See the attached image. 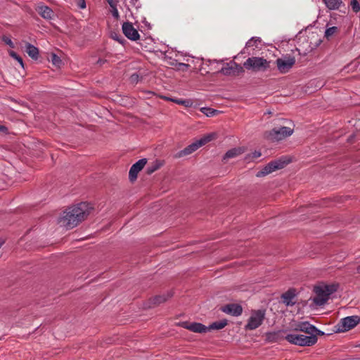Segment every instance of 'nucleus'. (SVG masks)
Here are the masks:
<instances>
[{"instance_id":"nucleus-10","label":"nucleus","mask_w":360,"mask_h":360,"mask_svg":"<svg viewBox=\"0 0 360 360\" xmlns=\"http://www.w3.org/2000/svg\"><path fill=\"white\" fill-rule=\"evenodd\" d=\"M147 163V159L143 158L134 163L130 168L129 178L131 181L136 179L139 172L144 167Z\"/></svg>"},{"instance_id":"nucleus-15","label":"nucleus","mask_w":360,"mask_h":360,"mask_svg":"<svg viewBox=\"0 0 360 360\" xmlns=\"http://www.w3.org/2000/svg\"><path fill=\"white\" fill-rule=\"evenodd\" d=\"M172 297V292H166L160 295H156L149 300V307H154L158 306L159 304L165 302Z\"/></svg>"},{"instance_id":"nucleus-28","label":"nucleus","mask_w":360,"mask_h":360,"mask_svg":"<svg viewBox=\"0 0 360 360\" xmlns=\"http://www.w3.org/2000/svg\"><path fill=\"white\" fill-rule=\"evenodd\" d=\"M200 111L207 117L217 115L219 111L210 108H201Z\"/></svg>"},{"instance_id":"nucleus-27","label":"nucleus","mask_w":360,"mask_h":360,"mask_svg":"<svg viewBox=\"0 0 360 360\" xmlns=\"http://www.w3.org/2000/svg\"><path fill=\"white\" fill-rule=\"evenodd\" d=\"M164 98L165 100L174 102L177 104L184 105L186 107H191L192 105V102L189 100L174 99V98H167V97H164Z\"/></svg>"},{"instance_id":"nucleus-23","label":"nucleus","mask_w":360,"mask_h":360,"mask_svg":"<svg viewBox=\"0 0 360 360\" xmlns=\"http://www.w3.org/2000/svg\"><path fill=\"white\" fill-rule=\"evenodd\" d=\"M26 52L33 59H37L39 56V50L37 47L30 43L26 44Z\"/></svg>"},{"instance_id":"nucleus-9","label":"nucleus","mask_w":360,"mask_h":360,"mask_svg":"<svg viewBox=\"0 0 360 360\" xmlns=\"http://www.w3.org/2000/svg\"><path fill=\"white\" fill-rule=\"evenodd\" d=\"M360 323V316H351L342 319L338 323V330L345 332L354 328Z\"/></svg>"},{"instance_id":"nucleus-8","label":"nucleus","mask_w":360,"mask_h":360,"mask_svg":"<svg viewBox=\"0 0 360 360\" xmlns=\"http://www.w3.org/2000/svg\"><path fill=\"white\" fill-rule=\"evenodd\" d=\"M295 58L290 56H285L276 60L278 70L281 74L287 73L295 64Z\"/></svg>"},{"instance_id":"nucleus-1","label":"nucleus","mask_w":360,"mask_h":360,"mask_svg":"<svg viewBox=\"0 0 360 360\" xmlns=\"http://www.w3.org/2000/svg\"><path fill=\"white\" fill-rule=\"evenodd\" d=\"M91 209L87 202H80L68 207L58 219V224L67 229H72L89 215Z\"/></svg>"},{"instance_id":"nucleus-42","label":"nucleus","mask_w":360,"mask_h":360,"mask_svg":"<svg viewBox=\"0 0 360 360\" xmlns=\"http://www.w3.org/2000/svg\"><path fill=\"white\" fill-rule=\"evenodd\" d=\"M7 130V128L4 126H0V131H6Z\"/></svg>"},{"instance_id":"nucleus-30","label":"nucleus","mask_w":360,"mask_h":360,"mask_svg":"<svg viewBox=\"0 0 360 360\" xmlns=\"http://www.w3.org/2000/svg\"><path fill=\"white\" fill-rule=\"evenodd\" d=\"M338 29L337 27H331L328 28L325 32V37L328 39L331 37H333L337 32Z\"/></svg>"},{"instance_id":"nucleus-36","label":"nucleus","mask_w":360,"mask_h":360,"mask_svg":"<svg viewBox=\"0 0 360 360\" xmlns=\"http://www.w3.org/2000/svg\"><path fill=\"white\" fill-rule=\"evenodd\" d=\"M188 67H189V65H188V64H185V63H180L178 64L179 70H185L188 69Z\"/></svg>"},{"instance_id":"nucleus-35","label":"nucleus","mask_w":360,"mask_h":360,"mask_svg":"<svg viewBox=\"0 0 360 360\" xmlns=\"http://www.w3.org/2000/svg\"><path fill=\"white\" fill-rule=\"evenodd\" d=\"M2 39L10 47L14 48V44L10 38H8L7 37H4Z\"/></svg>"},{"instance_id":"nucleus-19","label":"nucleus","mask_w":360,"mask_h":360,"mask_svg":"<svg viewBox=\"0 0 360 360\" xmlns=\"http://www.w3.org/2000/svg\"><path fill=\"white\" fill-rule=\"evenodd\" d=\"M245 151L244 147H237L229 150L224 156V160L234 158L243 154Z\"/></svg>"},{"instance_id":"nucleus-24","label":"nucleus","mask_w":360,"mask_h":360,"mask_svg":"<svg viewBox=\"0 0 360 360\" xmlns=\"http://www.w3.org/2000/svg\"><path fill=\"white\" fill-rule=\"evenodd\" d=\"M227 325V320L223 319L219 321H216L212 323L208 328V331L210 330H220L224 328Z\"/></svg>"},{"instance_id":"nucleus-40","label":"nucleus","mask_w":360,"mask_h":360,"mask_svg":"<svg viewBox=\"0 0 360 360\" xmlns=\"http://www.w3.org/2000/svg\"><path fill=\"white\" fill-rule=\"evenodd\" d=\"M106 60H102V59H99L97 61V64L99 65H102Z\"/></svg>"},{"instance_id":"nucleus-3","label":"nucleus","mask_w":360,"mask_h":360,"mask_svg":"<svg viewBox=\"0 0 360 360\" xmlns=\"http://www.w3.org/2000/svg\"><path fill=\"white\" fill-rule=\"evenodd\" d=\"M270 61L262 57H251L244 62L243 67L254 72H264L270 68Z\"/></svg>"},{"instance_id":"nucleus-12","label":"nucleus","mask_w":360,"mask_h":360,"mask_svg":"<svg viewBox=\"0 0 360 360\" xmlns=\"http://www.w3.org/2000/svg\"><path fill=\"white\" fill-rule=\"evenodd\" d=\"M243 67L240 66L235 62H230L226 63L221 70L220 72L224 75H234L236 72H243Z\"/></svg>"},{"instance_id":"nucleus-22","label":"nucleus","mask_w":360,"mask_h":360,"mask_svg":"<svg viewBox=\"0 0 360 360\" xmlns=\"http://www.w3.org/2000/svg\"><path fill=\"white\" fill-rule=\"evenodd\" d=\"M163 165V162L161 160H156L151 162L146 169V173L151 174L156 170L159 169Z\"/></svg>"},{"instance_id":"nucleus-43","label":"nucleus","mask_w":360,"mask_h":360,"mask_svg":"<svg viewBox=\"0 0 360 360\" xmlns=\"http://www.w3.org/2000/svg\"><path fill=\"white\" fill-rule=\"evenodd\" d=\"M356 273L360 274V265L356 267Z\"/></svg>"},{"instance_id":"nucleus-25","label":"nucleus","mask_w":360,"mask_h":360,"mask_svg":"<svg viewBox=\"0 0 360 360\" xmlns=\"http://www.w3.org/2000/svg\"><path fill=\"white\" fill-rule=\"evenodd\" d=\"M217 138V134L216 133H211L209 134H207L206 136L201 138L199 141V144L201 145V146H204L205 144L207 143L208 142L215 139Z\"/></svg>"},{"instance_id":"nucleus-7","label":"nucleus","mask_w":360,"mask_h":360,"mask_svg":"<svg viewBox=\"0 0 360 360\" xmlns=\"http://www.w3.org/2000/svg\"><path fill=\"white\" fill-rule=\"evenodd\" d=\"M265 318L264 310H255L252 311L250 318L248 319V323L245 325L246 330H255L259 327Z\"/></svg>"},{"instance_id":"nucleus-33","label":"nucleus","mask_w":360,"mask_h":360,"mask_svg":"<svg viewBox=\"0 0 360 360\" xmlns=\"http://www.w3.org/2000/svg\"><path fill=\"white\" fill-rule=\"evenodd\" d=\"M9 55L13 58L14 59H15L19 63L20 65L22 66V68H24V63H23V60H22V58L18 56L15 52H14L13 51H9Z\"/></svg>"},{"instance_id":"nucleus-29","label":"nucleus","mask_w":360,"mask_h":360,"mask_svg":"<svg viewBox=\"0 0 360 360\" xmlns=\"http://www.w3.org/2000/svg\"><path fill=\"white\" fill-rule=\"evenodd\" d=\"M51 60L55 66L58 67V68H60L63 63L60 57H58L55 53H51Z\"/></svg>"},{"instance_id":"nucleus-39","label":"nucleus","mask_w":360,"mask_h":360,"mask_svg":"<svg viewBox=\"0 0 360 360\" xmlns=\"http://www.w3.org/2000/svg\"><path fill=\"white\" fill-rule=\"evenodd\" d=\"M314 335L317 338V335H323L324 333L316 328V330L314 331Z\"/></svg>"},{"instance_id":"nucleus-2","label":"nucleus","mask_w":360,"mask_h":360,"mask_svg":"<svg viewBox=\"0 0 360 360\" xmlns=\"http://www.w3.org/2000/svg\"><path fill=\"white\" fill-rule=\"evenodd\" d=\"M338 284L322 285L314 287L316 297L313 299L316 305H323L329 298V296L338 289Z\"/></svg>"},{"instance_id":"nucleus-31","label":"nucleus","mask_w":360,"mask_h":360,"mask_svg":"<svg viewBox=\"0 0 360 360\" xmlns=\"http://www.w3.org/2000/svg\"><path fill=\"white\" fill-rule=\"evenodd\" d=\"M261 153L259 151L255 150V152L248 154L245 156V160L248 162L252 161L256 158H258L261 156Z\"/></svg>"},{"instance_id":"nucleus-11","label":"nucleus","mask_w":360,"mask_h":360,"mask_svg":"<svg viewBox=\"0 0 360 360\" xmlns=\"http://www.w3.org/2000/svg\"><path fill=\"white\" fill-rule=\"evenodd\" d=\"M122 31L124 35L131 40H137L139 39L138 31L134 27L131 22H124L122 25Z\"/></svg>"},{"instance_id":"nucleus-41","label":"nucleus","mask_w":360,"mask_h":360,"mask_svg":"<svg viewBox=\"0 0 360 360\" xmlns=\"http://www.w3.org/2000/svg\"><path fill=\"white\" fill-rule=\"evenodd\" d=\"M112 14H113V16L115 17L116 18H117L119 17V13H118V11L117 9H115Z\"/></svg>"},{"instance_id":"nucleus-6","label":"nucleus","mask_w":360,"mask_h":360,"mask_svg":"<svg viewBox=\"0 0 360 360\" xmlns=\"http://www.w3.org/2000/svg\"><path fill=\"white\" fill-rule=\"evenodd\" d=\"M292 133L293 129L288 127H282L278 129H273L271 131H266L265 133V136L271 141H278L290 136Z\"/></svg>"},{"instance_id":"nucleus-26","label":"nucleus","mask_w":360,"mask_h":360,"mask_svg":"<svg viewBox=\"0 0 360 360\" xmlns=\"http://www.w3.org/2000/svg\"><path fill=\"white\" fill-rule=\"evenodd\" d=\"M280 339V332L267 333L266 334V340L268 342H277Z\"/></svg>"},{"instance_id":"nucleus-14","label":"nucleus","mask_w":360,"mask_h":360,"mask_svg":"<svg viewBox=\"0 0 360 360\" xmlns=\"http://www.w3.org/2000/svg\"><path fill=\"white\" fill-rule=\"evenodd\" d=\"M221 310L234 316H240L243 312V308L238 304H229L221 307Z\"/></svg>"},{"instance_id":"nucleus-21","label":"nucleus","mask_w":360,"mask_h":360,"mask_svg":"<svg viewBox=\"0 0 360 360\" xmlns=\"http://www.w3.org/2000/svg\"><path fill=\"white\" fill-rule=\"evenodd\" d=\"M323 1L330 10H338L343 5L342 0H323Z\"/></svg>"},{"instance_id":"nucleus-20","label":"nucleus","mask_w":360,"mask_h":360,"mask_svg":"<svg viewBox=\"0 0 360 360\" xmlns=\"http://www.w3.org/2000/svg\"><path fill=\"white\" fill-rule=\"evenodd\" d=\"M295 297V293L294 290H288L281 295L283 302L286 306H293L295 304V302L292 301Z\"/></svg>"},{"instance_id":"nucleus-5","label":"nucleus","mask_w":360,"mask_h":360,"mask_svg":"<svg viewBox=\"0 0 360 360\" xmlns=\"http://www.w3.org/2000/svg\"><path fill=\"white\" fill-rule=\"evenodd\" d=\"M289 162L290 160H286V158H281L274 161H271L269 164H267L264 168H262L260 171H259L257 173L256 176L262 177L266 176L276 170L283 168Z\"/></svg>"},{"instance_id":"nucleus-37","label":"nucleus","mask_w":360,"mask_h":360,"mask_svg":"<svg viewBox=\"0 0 360 360\" xmlns=\"http://www.w3.org/2000/svg\"><path fill=\"white\" fill-rule=\"evenodd\" d=\"M77 5L80 8H86V3L84 0H77Z\"/></svg>"},{"instance_id":"nucleus-4","label":"nucleus","mask_w":360,"mask_h":360,"mask_svg":"<svg viewBox=\"0 0 360 360\" xmlns=\"http://www.w3.org/2000/svg\"><path fill=\"white\" fill-rule=\"evenodd\" d=\"M285 339L291 344L304 347L312 346L317 342L316 335L307 336L304 335L289 334L285 336Z\"/></svg>"},{"instance_id":"nucleus-34","label":"nucleus","mask_w":360,"mask_h":360,"mask_svg":"<svg viewBox=\"0 0 360 360\" xmlns=\"http://www.w3.org/2000/svg\"><path fill=\"white\" fill-rule=\"evenodd\" d=\"M257 41H260L259 38L252 37L246 44L247 47L253 46Z\"/></svg>"},{"instance_id":"nucleus-32","label":"nucleus","mask_w":360,"mask_h":360,"mask_svg":"<svg viewBox=\"0 0 360 360\" xmlns=\"http://www.w3.org/2000/svg\"><path fill=\"white\" fill-rule=\"evenodd\" d=\"M350 6L354 12L358 13L360 12V1L358 0H351Z\"/></svg>"},{"instance_id":"nucleus-38","label":"nucleus","mask_w":360,"mask_h":360,"mask_svg":"<svg viewBox=\"0 0 360 360\" xmlns=\"http://www.w3.org/2000/svg\"><path fill=\"white\" fill-rule=\"evenodd\" d=\"M131 82L136 83L139 80V75L137 74H133L130 77Z\"/></svg>"},{"instance_id":"nucleus-13","label":"nucleus","mask_w":360,"mask_h":360,"mask_svg":"<svg viewBox=\"0 0 360 360\" xmlns=\"http://www.w3.org/2000/svg\"><path fill=\"white\" fill-rule=\"evenodd\" d=\"M181 326L183 328L188 329L194 333H206L208 331V328L200 323H195V322L188 323V322L185 321V322H182L181 323Z\"/></svg>"},{"instance_id":"nucleus-17","label":"nucleus","mask_w":360,"mask_h":360,"mask_svg":"<svg viewBox=\"0 0 360 360\" xmlns=\"http://www.w3.org/2000/svg\"><path fill=\"white\" fill-rule=\"evenodd\" d=\"M200 147H201V145L199 144V141H196L195 142L190 144L187 147H186L184 150L179 151L176 157V158H181L183 156H186L188 155L191 154L192 153L197 150Z\"/></svg>"},{"instance_id":"nucleus-18","label":"nucleus","mask_w":360,"mask_h":360,"mask_svg":"<svg viewBox=\"0 0 360 360\" xmlns=\"http://www.w3.org/2000/svg\"><path fill=\"white\" fill-rule=\"evenodd\" d=\"M37 11L38 13L44 19H52L54 13L51 8L45 5H39L37 6Z\"/></svg>"},{"instance_id":"nucleus-16","label":"nucleus","mask_w":360,"mask_h":360,"mask_svg":"<svg viewBox=\"0 0 360 360\" xmlns=\"http://www.w3.org/2000/svg\"><path fill=\"white\" fill-rule=\"evenodd\" d=\"M295 330L304 332V333L309 335V336H312V335H315L314 331L316 330V327L310 324L309 322L304 321V322H301V323H298L296 326Z\"/></svg>"}]
</instances>
